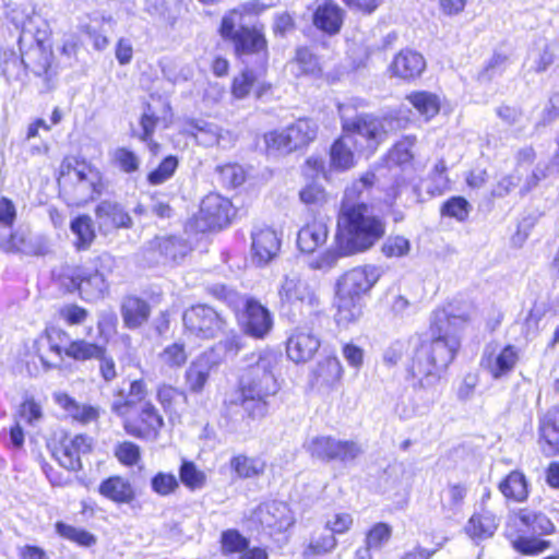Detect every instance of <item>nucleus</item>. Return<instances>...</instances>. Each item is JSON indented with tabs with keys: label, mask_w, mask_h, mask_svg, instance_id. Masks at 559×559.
<instances>
[{
	"label": "nucleus",
	"mask_w": 559,
	"mask_h": 559,
	"mask_svg": "<svg viewBox=\"0 0 559 559\" xmlns=\"http://www.w3.org/2000/svg\"><path fill=\"white\" fill-rule=\"evenodd\" d=\"M425 68L424 57L409 49L400 51L390 66L392 74L404 80L418 78Z\"/></svg>",
	"instance_id": "obj_23"
},
{
	"label": "nucleus",
	"mask_w": 559,
	"mask_h": 559,
	"mask_svg": "<svg viewBox=\"0 0 559 559\" xmlns=\"http://www.w3.org/2000/svg\"><path fill=\"white\" fill-rule=\"evenodd\" d=\"M53 400L70 417L79 423L88 424L95 421L99 416L98 408L86 404H79L67 393H55Z\"/></svg>",
	"instance_id": "obj_28"
},
{
	"label": "nucleus",
	"mask_w": 559,
	"mask_h": 559,
	"mask_svg": "<svg viewBox=\"0 0 559 559\" xmlns=\"http://www.w3.org/2000/svg\"><path fill=\"white\" fill-rule=\"evenodd\" d=\"M266 462L260 456L238 454L231 457L230 468L242 479L257 478L263 475Z\"/></svg>",
	"instance_id": "obj_34"
},
{
	"label": "nucleus",
	"mask_w": 559,
	"mask_h": 559,
	"mask_svg": "<svg viewBox=\"0 0 559 559\" xmlns=\"http://www.w3.org/2000/svg\"><path fill=\"white\" fill-rule=\"evenodd\" d=\"M44 419L43 406L33 397L25 399L20 405L16 414V420L28 426L36 427Z\"/></svg>",
	"instance_id": "obj_49"
},
{
	"label": "nucleus",
	"mask_w": 559,
	"mask_h": 559,
	"mask_svg": "<svg viewBox=\"0 0 559 559\" xmlns=\"http://www.w3.org/2000/svg\"><path fill=\"white\" fill-rule=\"evenodd\" d=\"M504 498L515 502H523L528 497V483L520 471H512L498 485Z\"/></svg>",
	"instance_id": "obj_31"
},
{
	"label": "nucleus",
	"mask_w": 559,
	"mask_h": 559,
	"mask_svg": "<svg viewBox=\"0 0 559 559\" xmlns=\"http://www.w3.org/2000/svg\"><path fill=\"white\" fill-rule=\"evenodd\" d=\"M70 228L76 236V246L80 249L88 248L95 238L91 217L87 215L78 216L71 222Z\"/></svg>",
	"instance_id": "obj_47"
},
{
	"label": "nucleus",
	"mask_w": 559,
	"mask_h": 559,
	"mask_svg": "<svg viewBox=\"0 0 559 559\" xmlns=\"http://www.w3.org/2000/svg\"><path fill=\"white\" fill-rule=\"evenodd\" d=\"M518 518L528 531L535 534H550L555 527L552 522L545 514L533 510L522 509Z\"/></svg>",
	"instance_id": "obj_41"
},
{
	"label": "nucleus",
	"mask_w": 559,
	"mask_h": 559,
	"mask_svg": "<svg viewBox=\"0 0 559 559\" xmlns=\"http://www.w3.org/2000/svg\"><path fill=\"white\" fill-rule=\"evenodd\" d=\"M293 72L296 75L316 74L320 72L316 56L308 48H298L295 60L292 62Z\"/></svg>",
	"instance_id": "obj_50"
},
{
	"label": "nucleus",
	"mask_w": 559,
	"mask_h": 559,
	"mask_svg": "<svg viewBox=\"0 0 559 559\" xmlns=\"http://www.w3.org/2000/svg\"><path fill=\"white\" fill-rule=\"evenodd\" d=\"M353 515L347 512H337L332 514L325 522V528L331 532V534H345L347 533L353 525Z\"/></svg>",
	"instance_id": "obj_62"
},
{
	"label": "nucleus",
	"mask_w": 559,
	"mask_h": 559,
	"mask_svg": "<svg viewBox=\"0 0 559 559\" xmlns=\"http://www.w3.org/2000/svg\"><path fill=\"white\" fill-rule=\"evenodd\" d=\"M233 215V205L227 198L210 193L201 201L197 219L203 229H215L227 226Z\"/></svg>",
	"instance_id": "obj_12"
},
{
	"label": "nucleus",
	"mask_w": 559,
	"mask_h": 559,
	"mask_svg": "<svg viewBox=\"0 0 559 559\" xmlns=\"http://www.w3.org/2000/svg\"><path fill=\"white\" fill-rule=\"evenodd\" d=\"M264 10V5L258 1H250L229 11L222 19L219 33L222 37L230 39L239 57L251 55L257 57L260 64H265L267 59L266 40L262 28L258 26H245L246 16L257 15Z\"/></svg>",
	"instance_id": "obj_5"
},
{
	"label": "nucleus",
	"mask_w": 559,
	"mask_h": 559,
	"mask_svg": "<svg viewBox=\"0 0 559 559\" xmlns=\"http://www.w3.org/2000/svg\"><path fill=\"white\" fill-rule=\"evenodd\" d=\"M556 56V47L548 43L537 45L528 52L531 70L539 73L546 71L554 62Z\"/></svg>",
	"instance_id": "obj_43"
},
{
	"label": "nucleus",
	"mask_w": 559,
	"mask_h": 559,
	"mask_svg": "<svg viewBox=\"0 0 559 559\" xmlns=\"http://www.w3.org/2000/svg\"><path fill=\"white\" fill-rule=\"evenodd\" d=\"M328 238V227L321 222H313L302 227L297 237V243L301 251L311 253L323 245Z\"/></svg>",
	"instance_id": "obj_33"
},
{
	"label": "nucleus",
	"mask_w": 559,
	"mask_h": 559,
	"mask_svg": "<svg viewBox=\"0 0 559 559\" xmlns=\"http://www.w3.org/2000/svg\"><path fill=\"white\" fill-rule=\"evenodd\" d=\"M472 211V205L463 197H452L441 207V215L464 222Z\"/></svg>",
	"instance_id": "obj_52"
},
{
	"label": "nucleus",
	"mask_w": 559,
	"mask_h": 559,
	"mask_svg": "<svg viewBox=\"0 0 559 559\" xmlns=\"http://www.w3.org/2000/svg\"><path fill=\"white\" fill-rule=\"evenodd\" d=\"M222 181L231 188L240 186L245 181V171L237 164L224 165L219 168Z\"/></svg>",
	"instance_id": "obj_64"
},
{
	"label": "nucleus",
	"mask_w": 559,
	"mask_h": 559,
	"mask_svg": "<svg viewBox=\"0 0 559 559\" xmlns=\"http://www.w3.org/2000/svg\"><path fill=\"white\" fill-rule=\"evenodd\" d=\"M264 64H260L258 70L245 69L239 75L235 76L231 85V94L237 99L246 98L251 91H255L258 97L265 90L262 81Z\"/></svg>",
	"instance_id": "obj_25"
},
{
	"label": "nucleus",
	"mask_w": 559,
	"mask_h": 559,
	"mask_svg": "<svg viewBox=\"0 0 559 559\" xmlns=\"http://www.w3.org/2000/svg\"><path fill=\"white\" fill-rule=\"evenodd\" d=\"M151 486L157 495L168 496L178 487V480L175 475L160 472L152 478Z\"/></svg>",
	"instance_id": "obj_60"
},
{
	"label": "nucleus",
	"mask_w": 559,
	"mask_h": 559,
	"mask_svg": "<svg viewBox=\"0 0 559 559\" xmlns=\"http://www.w3.org/2000/svg\"><path fill=\"white\" fill-rule=\"evenodd\" d=\"M335 438L329 436L312 437L305 443L306 451L318 460L333 461Z\"/></svg>",
	"instance_id": "obj_45"
},
{
	"label": "nucleus",
	"mask_w": 559,
	"mask_h": 559,
	"mask_svg": "<svg viewBox=\"0 0 559 559\" xmlns=\"http://www.w3.org/2000/svg\"><path fill=\"white\" fill-rule=\"evenodd\" d=\"M362 453L361 447L353 440L335 439L333 461L344 464L355 461Z\"/></svg>",
	"instance_id": "obj_53"
},
{
	"label": "nucleus",
	"mask_w": 559,
	"mask_h": 559,
	"mask_svg": "<svg viewBox=\"0 0 559 559\" xmlns=\"http://www.w3.org/2000/svg\"><path fill=\"white\" fill-rule=\"evenodd\" d=\"M178 167V160L174 156H167L156 169L147 175V180L153 186H158L173 177Z\"/></svg>",
	"instance_id": "obj_57"
},
{
	"label": "nucleus",
	"mask_w": 559,
	"mask_h": 559,
	"mask_svg": "<svg viewBox=\"0 0 559 559\" xmlns=\"http://www.w3.org/2000/svg\"><path fill=\"white\" fill-rule=\"evenodd\" d=\"M265 148L271 154H288L295 151L292 142H288V131L273 130L264 134Z\"/></svg>",
	"instance_id": "obj_51"
},
{
	"label": "nucleus",
	"mask_w": 559,
	"mask_h": 559,
	"mask_svg": "<svg viewBox=\"0 0 559 559\" xmlns=\"http://www.w3.org/2000/svg\"><path fill=\"white\" fill-rule=\"evenodd\" d=\"M475 308L471 304H450L433 311L430 324L431 341L416 350L409 372L415 388L430 389L440 380L461 345L460 331L471 322Z\"/></svg>",
	"instance_id": "obj_1"
},
{
	"label": "nucleus",
	"mask_w": 559,
	"mask_h": 559,
	"mask_svg": "<svg viewBox=\"0 0 559 559\" xmlns=\"http://www.w3.org/2000/svg\"><path fill=\"white\" fill-rule=\"evenodd\" d=\"M381 251L386 258L406 257L411 251V242L403 236H390L383 242Z\"/></svg>",
	"instance_id": "obj_58"
},
{
	"label": "nucleus",
	"mask_w": 559,
	"mask_h": 559,
	"mask_svg": "<svg viewBox=\"0 0 559 559\" xmlns=\"http://www.w3.org/2000/svg\"><path fill=\"white\" fill-rule=\"evenodd\" d=\"M345 12L332 0L320 3L313 14V25L328 35H335L341 31Z\"/></svg>",
	"instance_id": "obj_22"
},
{
	"label": "nucleus",
	"mask_w": 559,
	"mask_h": 559,
	"mask_svg": "<svg viewBox=\"0 0 559 559\" xmlns=\"http://www.w3.org/2000/svg\"><path fill=\"white\" fill-rule=\"evenodd\" d=\"M147 389L143 380H134L130 383L128 393L120 392L111 404V411L121 417L127 418L144 403H148Z\"/></svg>",
	"instance_id": "obj_21"
},
{
	"label": "nucleus",
	"mask_w": 559,
	"mask_h": 559,
	"mask_svg": "<svg viewBox=\"0 0 559 559\" xmlns=\"http://www.w3.org/2000/svg\"><path fill=\"white\" fill-rule=\"evenodd\" d=\"M92 450V439L85 435L64 437L53 455L59 464L68 471L81 469V455Z\"/></svg>",
	"instance_id": "obj_14"
},
{
	"label": "nucleus",
	"mask_w": 559,
	"mask_h": 559,
	"mask_svg": "<svg viewBox=\"0 0 559 559\" xmlns=\"http://www.w3.org/2000/svg\"><path fill=\"white\" fill-rule=\"evenodd\" d=\"M222 551L224 555L241 554L249 546V540L237 530H227L221 537Z\"/></svg>",
	"instance_id": "obj_54"
},
{
	"label": "nucleus",
	"mask_w": 559,
	"mask_h": 559,
	"mask_svg": "<svg viewBox=\"0 0 559 559\" xmlns=\"http://www.w3.org/2000/svg\"><path fill=\"white\" fill-rule=\"evenodd\" d=\"M416 144V138L413 135L404 136L400 140L388 153L386 163L389 167L400 166L404 167L413 160V147Z\"/></svg>",
	"instance_id": "obj_40"
},
{
	"label": "nucleus",
	"mask_w": 559,
	"mask_h": 559,
	"mask_svg": "<svg viewBox=\"0 0 559 559\" xmlns=\"http://www.w3.org/2000/svg\"><path fill=\"white\" fill-rule=\"evenodd\" d=\"M407 100L427 120L435 117L440 110L439 97L430 92L420 91L407 95Z\"/></svg>",
	"instance_id": "obj_38"
},
{
	"label": "nucleus",
	"mask_w": 559,
	"mask_h": 559,
	"mask_svg": "<svg viewBox=\"0 0 559 559\" xmlns=\"http://www.w3.org/2000/svg\"><path fill=\"white\" fill-rule=\"evenodd\" d=\"M150 250L158 251L165 260L177 263L188 254L190 248L177 237H157L150 243Z\"/></svg>",
	"instance_id": "obj_32"
},
{
	"label": "nucleus",
	"mask_w": 559,
	"mask_h": 559,
	"mask_svg": "<svg viewBox=\"0 0 559 559\" xmlns=\"http://www.w3.org/2000/svg\"><path fill=\"white\" fill-rule=\"evenodd\" d=\"M320 345L319 337L310 329L297 328L287 338V357L296 364L306 362L314 356Z\"/></svg>",
	"instance_id": "obj_15"
},
{
	"label": "nucleus",
	"mask_w": 559,
	"mask_h": 559,
	"mask_svg": "<svg viewBox=\"0 0 559 559\" xmlns=\"http://www.w3.org/2000/svg\"><path fill=\"white\" fill-rule=\"evenodd\" d=\"M337 545L335 536L331 533L313 535L304 550V557L309 559L331 552Z\"/></svg>",
	"instance_id": "obj_48"
},
{
	"label": "nucleus",
	"mask_w": 559,
	"mask_h": 559,
	"mask_svg": "<svg viewBox=\"0 0 559 559\" xmlns=\"http://www.w3.org/2000/svg\"><path fill=\"white\" fill-rule=\"evenodd\" d=\"M286 129L288 142H292L295 150L307 146L317 138L318 133V124L310 119H298Z\"/></svg>",
	"instance_id": "obj_36"
},
{
	"label": "nucleus",
	"mask_w": 559,
	"mask_h": 559,
	"mask_svg": "<svg viewBox=\"0 0 559 559\" xmlns=\"http://www.w3.org/2000/svg\"><path fill=\"white\" fill-rule=\"evenodd\" d=\"M62 171L60 183L68 202L81 206L100 193V174L97 169L85 163H76L74 167L67 166Z\"/></svg>",
	"instance_id": "obj_7"
},
{
	"label": "nucleus",
	"mask_w": 559,
	"mask_h": 559,
	"mask_svg": "<svg viewBox=\"0 0 559 559\" xmlns=\"http://www.w3.org/2000/svg\"><path fill=\"white\" fill-rule=\"evenodd\" d=\"M163 426L164 419L152 402L142 404L123 419L127 433L140 439H156Z\"/></svg>",
	"instance_id": "obj_10"
},
{
	"label": "nucleus",
	"mask_w": 559,
	"mask_h": 559,
	"mask_svg": "<svg viewBox=\"0 0 559 559\" xmlns=\"http://www.w3.org/2000/svg\"><path fill=\"white\" fill-rule=\"evenodd\" d=\"M98 491L106 499L119 504L132 502L135 496L130 481L120 476H111L103 480Z\"/></svg>",
	"instance_id": "obj_27"
},
{
	"label": "nucleus",
	"mask_w": 559,
	"mask_h": 559,
	"mask_svg": "<svg viewBox=\"0 0 559 559\" xmlns=\"http://www.w3.org/2000/svg\"><path fill=\"white\" fill-rule=\"evenodd\" d=\"M336 245L342 254L370 249L385 233V224L369 213L366 203L342 205Z\"/></svg>",
	"instance_id": "obj_4"
},
{
	"label": "nucleus",
	"mask_w": 559,
	"mask_h": 559,
	"mask_svg": "<svg viewBox=\"0 0 559 559\" xmlns=\"http://www.w3.org/2000/svg\"><path fill=\"white\" fill-rule=\"evenodd\" d=\"M180 479L185 486L194 490L205 485L206 476L193 463L183 462L180 467Z\"/></svg>",
	"instance_id": "obj_59"
},
{
	"label": "nucleus",
	"mask_w": 559,
	"mask_h": 559,
	"mask_svg": "<svg viewBox=\"0 0 559 559\" xmlns=\"http://www.w3.org/2000/svg\"><path fill=\"white\" fill-rule=\"evenodd\" d=\"M56 531L64 539L81 547H91L97 542L96 536L88 531L63 522H58L56 524Z\"/></svg>",
	"instance_id": "obj_44"
},
{
	"label": "nucleus",
	"mask_w": 559,
	"mask_h": 559,
	"mask_svg": "<svg viewBox=\"0 0 559 559\" xmlns=\"http://www.w3.org/2000/svg\"><path fill=\"white\" fill-rule=\"evenodd\" d=\"M317 374L326 383L338 381L343 376V367L337 357H326L317 368Z\"/></svg>",
	"instance_id": "obj_56"
},
{
	"label": "nucleus",
	"mask_w": 559,
	"mask_h": 559,
	"mask_svg": "<svg viewBox=\"0 0 559 559\" xmlns=\"http://www.w3.org/2000/svg\"><path fill=\"white\" fill-rule=\"evenodd\" d=\"M160 361L169 368H180L188 359L185 345L173 343L166 346L159 354Z\"/></svg>",
	"instance_id": "obj_55"
},
{
	"label": "nucleus",
	"mask_w": 559,
	"mask_h": 559,
	"mask_svg": "<svg viewBox=\"0 0 559 559\" xmlns=\"http://www.w3.org/2000/svg\"><path fill=\"white\" fill-rule=\"evenodd\" d=\"M28 33L34 35L36 46L33 47L25 56H28L32 70L36 74H47L52 53L50 50L43 47V43L48 36V25L39 15L29 16L22 26V34L26 35Z\"/></svg>",
	"instance_id": "obj_11"
},
{
	"label": "nucleus",
	"mask_w": 559,
	"mask_h": 559,
	"mask_svg": "<svg viewBox=\"0 0 559 559\" xmlns=\"http://www.w3.org/2000/svg\"><path fill=\"white\" fill-rule=\"evenodd\" d=\"M95 217L99 230L105 235L118 228H130L132 226V218L129 213L119 203L107 200L97 205Z\"/></svg>",
	"instance_id": "obj_19"
},
{
	"label": "nucleus",
	"mask_w": 559,
	"mask_h": 559,
	"mask_svg": "<svg viewBox=\"0 0 559 559\" xmlns=\"http://www.w3.org/2000/svg\"><path fill=\"white\" fill-rule=\"evenodd\" d=\"M70 335L63 331L62 329L50 326L45 331V336H43L38 344L46 343L49 347V350L56 356L57 361H48L43 355H40L41 362L50 368L59 365L63 355L66 356L67 346L71 343Z\"/></svg>",
	"instance_id": "obj_29"
},
{
	"label": "nucleus",
	"mask_w": 559,
	"mask_h": 559,
	"mask_svg": "<svg viewBox=\"0 0 559 559\" xmlns=\"http://www.w3.org/2000/svg\"><path fill=\"white\" fill-rule=\"evenodd\" d=\"M0 248L7 252H22L25 254H37V249L32 245L29 235L25 230L17 229L4 238L0 236Z\"/></svg>",
	"instance_id": "obj_42"
},
{
	"label": "nucleus",
	"mask_w": 559,
	"mask_h": 559,
	"mask_svg": "<svg viewBox=\"0 0 559 559\" xmlns=\"http://www.w3.org/2000/svg\"><path fill=\"white\" fill-rule=\"evenodd\" d=\"M251 520L264 528L282 532L294 523L288 506L281 501L261 503L253 512Z\"/></svg>",
	"instance_id": "obj_13"
},
{
	"label": "nucleus",
	"mask_w": 559,
	"mask_h": 559,
	"mask_svg": "<svg viewBox=\"0 0 559 559\" xmlns=\"http://www.w3.org/2000/svg\"><path fill=\"white\" fill-rule=\"evenodd\" d=\"M215 368V364L206 354L197 357L188 367L185 373L187 388L192 393H201L210 376Z\"/></svg>",
	"instance_id": "obj_24"
},
{
	"label": "nucleus",
	"mask_w": 559,
	"mask_h": 559,
	"mask_svg": "<svg viewBox=\"0 0 559 559\" xmlns=\"http://www.w3.org/2000/svg\"><path fill=\"white\" fill-rule=\"evenodd\" d=\"M106 353V348L96 343H91L85 340L71 341L66 349V356L79 361L96 359Z\"/></svg>",
	"instance_id": "obj_39"
},
{
	"label": "nucleus",
	"mask_w": 559,
	"mask_h": 559,
	"mask_svg": "<svg viewBox=\"0 0 559 559\" xmlns=\"http://www.w3.org/2000/svg\"><path fill=\"white\" fill-rule=\"evenodd\" d=\"M299 198L305 204L322 205L326 202L328 194L320 185L312 182L300 190Z\"/></svg>",
	"instance_id": "obj_61"
},
{
	"label": "nucleus",
	"mask_w": 559,
	"mask_h": 559,
	"mask_svg": "<svg viewBox=\"0 0 559 559\" xmlns=\"http://www.w3.org/2000/svg\"><path fill=\"white\" fill-rule=\"evenodd\" d=\"M361 106H364V102L358 98L349 99L337 106L343 134L334 141L330 150L331 167L336 170L344 171L354 167L353 145L357 150L374 151L385 140L394 121L391 117L373 115L353 118L352 114Z\"/></svg>",
	"instance_id": "obj_2"
},
{
	"label": "nucleus",
	"mask_w": 559,
	"mask_h": 559,
	"mask_svg": "<svg viewBox=\"0 0 559 559\" xmlns=\"http://www.w3.org/2000/svg\"><path fill=\"white\" fill-rule=\"evenodd\" d=\"M497 527L496 515L490 511L483 510L469 519L465 530L472 538L483 539L492 536Z\"/></svg>",
	"instance_id": "obj_35"
},
{
	"label": "nucleus",
	"mask_w": 559,
	"mask_h": 559,
	"mask_svg": "<svg viewBox=\"0 0 559 559\" xmlns=\"http://www.w3.org/2000/svg\"><path fill=\"white\" fill-rule=\"evenodd\" d=\"M246 334L255 337H265L273 326L270 311L254 299H247L241 319Z\"/></svg>",
	"instance_id": "obj_18"
},
{
	"label": "nucleus",
	"mask_w": 559,
	"mask_h": 559,
	"mask_svg": "<svg viewBox=\"0 0 559 559\" xmlns=\"http://www.w3.org/2000/svg\"><path fill=\"white\" fill-rule=\"evenodd\" d=\"M519 359L520 349L514 345H506L498 352L487 347L481 358V365L497 380L510 374Z\"/></svg>",
	"instance_id": "obj_16"
},
{
	"label": "nucleus",
	"mask_w": 559,
	"mask_h": 559,
	"mask_svg": "<svg viewBox=\"0 0 559 559\" xmlns=\"http://www.w3.org/2000/svg\"><path fill=\"white\" fill-rule=\"evenodd\" d=\"M252 260L259 265L271 262L278 253L281 239L277 233L267 226H257L251 233Z\"/></svg>",
	"instance_id": "obj_17"
},
{
	"label": "nucleus",
	"mask_w": 559,
	"mask_h": 559,
	"mask_svg": "<svg viewBox=\"0 0 559 559\" xmlns=\"http://www.w3.org/2000/svg\"><path fill=\"white\" fill-rule=\"evenodd\" d=\"M539 444L546 456L559 455V428L548 417L539 423Z\"/></svg>",
	"instance_id": "obj_37"
},
{
	"label": "nucleus",
	"mask_w": 559,
	"mask_h": 559,
	"mask_svg": "<svg viewBox=\"0 0 559 559\" xmlns=\"http://www.w3.org/2000/svg\"><path fill=\"white\" fill-rule=\"evenodd\" d=\"M278 297L283 304L299 306L301 310L318 313L321 306L317 285L297 273H289L280 283Z\"/></svg>",
	"instance_id": "obj_9"
},
{
	"label": "nucleus",
	"mask_w": 559,
	"mask_h": 559,
	"mask_svg": "<svg viewBox=\"0 0 559 559\" xmlns=\"http://www.w3.org/2000/svg\"><path fill=\"white\" fill-rule=\"evenodd\" d=\"M81 296L86 300L100 298L107 290V282L98 271L81 270L72 277Z\"/></svg>",
	"instance_id": "obj_26"
},
{
	"label": "nucleus",
	"mask_w": 559,
	"mask_h": 559,
	"mask_svg": "<svg viewBox=\"0 0 559 559\" xmlns=\"http://www.w3.org/2000/svg\"><path fill=\"white\" fill-rule=\"evenodd\" d=\"M183 130L194 136L200 144L205 146H226L234 141L230 131L224 130L217 124L204 120H190L186 123Z\"/></svg>",
	"instance_id": "obj_20"
},
{
	"label": "nucleus",
	"mask_w": 559,
	"mask_h": 559,
	"mask_svg": "<svg viewBox=\"0 0 559 559\" xmlns=\"http://www.w3.org/2000/svg\"><path fill=\"white\" fill-rule=\"evenodd\" d=\"M278 355L270 349L251 353L239 377V393L231 403H240L252 418L266 414V399L276 394L280 386L274 376Z\"/></svg>",
	"instance_id": "obj_3"
},
{
	"label": "nucleus",
	"mask_w": 559,
	"mask_h": 559,
	"mask_svg": "<svg viewBox=\"0 0 559 559\" xmlns=\"http://www.w3.org/2000/svg\"><path fill=\"white\" fill-rule=\"evenodd\" d=\"M374 178L376 177L372 173H367L358 180L354 181L349 187L346 188L342 205L364 203L360 200L364 198L365 193L368 194L372 189Z\"/></svg>",
	"instance_id": "obj_46"
},
{
	"label": "nucleus",
	"mask_w": 559,
	"mask_h": 559,
	"mask_svg": "<svg viewBox=\"0 0 559 559\" xmlns=\"http://www.w3.org/2000/svg\"><path fill=\"white\" fill-rule=\"evenodd\" d=\"M115 454L119 462L132 466L140 460V448L133 442L124 441L117 445Z\"/></svg>",
	"instance_id": "obj_63"
},
{
	"label": "nucleus",
	"mask_w": 559,
	"mask_h": 559,
	"mask_svg": "<svg viewBox=\"0 0 559 559\" xmlns=\"http://www.w3.org/2000/svg\"><path fill=\"white\" fill-rule=\"evenodd\" d=\"M150 306L138 297H127L121 306V316L124 325L129 329H136L148 320Z\"/></svg>",
	"instance_id": "obj_30"
},
{
	"label": "nucleus",
	"mask_w": 559,
	"mask_h": 559,
	"mask_svg": "<svg viewBox=\"0 0 559 559\" xmlns=\"http://www.w3.org/2000/svg\"><path fill=\"white\" fill-rule=\"evenodd\" d=\"M383 271L377 265H364L346 272L336 285L338 324L355 322L362 314L361 297L380 280Z\"/></svg>",
	"instance_id": "obj_6"
},
{
	"label": "nucleus",
	"mask_w": 559,
	"mask_h": 559,
	"mask_svg": "<svg viewBox=\"0 0 559 559\" xmlns=\"http://www.w3.org/2000/svg\"><path fill=\"white\" fill-rule=\"evenodd\" d=\"M185 333L198 340H212L225 331V319L207 305H194L182 316Z\"/></svg>",
	"instance_id": "obj_8"
}]
</instances>
